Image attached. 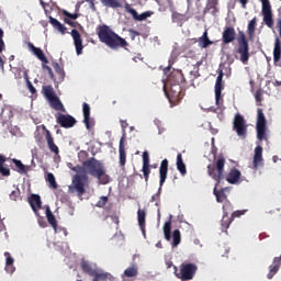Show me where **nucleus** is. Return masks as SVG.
Wrapping results in <instances>:
<instances>
[{
	"label": "nucleus",
	"mask_w": 281,
	"mask_h": 281,
	"mask_svg": "<svg viewBox=\"0 0 281 281\" xmlns=\"http://www.w3.org/2000/svg\"><path fill=\"white\" fill-rule=\"evenodd\" d=\"M97 34L99 36V41L110 47V49H120L128 47V42L124 40V37L117 35L111 27L106 24H103L98 27Z\"/></svg>",
	"instance_id": "nucleus-1"
},
{
	"label": "nucleus",
	"mask_w": 281,
	"mask_h": 281,
	"mask_svg": "<svg viewBox=\"0 0 281 281\" xmlns=\"http://www.w3.org/2000/svg\"><path fill=\"white\" fill-rule=\"evenodd\" d=\"M82 166L92 177H95L102 186H106L109 181H111V177L106 175V170L104 169V165L100 162L94 157L89 158L88 160L82 162Z\"/></svg>",
	"instance_id": "nucleus-2"
},
{
	"label": "nucleus",
	"mask_w": 281,
	"mask_h": 281,
	"mask_svg": "<svg viewBox=\"0 0 281 281\" xmlns=\"http://www.w3.org/2000/svg\"><path fill=\"white\" fill-rule=\"evenodd\" d=\"M224 172H225V156L221 155L218 156L215 164H210L207 166V175L213 179V181H215V188H218L223 179H225V176L223 175Z\"/></svg>",
	"instance_id": "nucleus-3"
},
{
	"label": "nucleus",
	"mask_w": 281,
	"mask_h": 281,
	"mask_svg": "<svg viewBox=\"0 0 281 281\" xmlns=\"http://www.w3.org/2000/svg\"><path fill=\"white\" fill-rule=\"evenodd\" d=\"M89 188V176L87 173H79L72 177L71 184L68 187L69 194H77L83 196Z\"/></svg>",
	"instance_id": "nucleus-4"
},
{
	"label": "nucleus",
	"mask_w": 281,
	"mask_h": 281,
	"mask_svg": "<svg viewBox=\"0 0 281 281\" xmlns=\"http://www.w3.org/2000/svg\"><path fill=\"white\" fill-rule=\"evenodd\" d=\"M196 271H199V266L188 261H184L180 265L179 272L177 271V267H175V276L181 281L194 280Z\"/></svg>",
	"instance_id": "nucleus-5"
},
{
	"label": "nucleus",
	"mask_w": 281,
	"mask_h": 281,
	"mask_svg": "<svg viewBox=\"0 0 281 281\" xmlns=\"http://www.w3.org/2000/svg\"><path fill=\"white\" fill-rule=\"evenodd\" d=\"M235 53L239 54V60L247 65L249 63V41L247 40V35L245 32L239 31L237 37V48Z\"/></svg>",
	"instance_id": "nucleus-6"
},
{
	"label": "nucleus",
	"mask_w": 281,
	"mask_h": 281,
	"mask_svg": "<svg viewBox=\"0 0 281 281\" xmlns=\"http://www.w3.org/2000/svg\"><path fill=\"white\" fill-rule=\"evenodd\" d=\"M159 189L156 194H154L150 199L151 203H155L156 205H159V199H161V188H164V183H166V180L168 179V159H164L159 167Z\"/></svg>",
	"instance_id": "nucleus-7"
},
{
	"label": "nucleus",
	"mask_w": 281,
	"mask_h": 281,
	"mask_svg": "<svg viewBox=\"0 0 281 281\" xmlns=\"http://www.w3.org/2000/svg\"><path fill=\"white\" fill-rule=\"evenodd\" d=\"M267 137V117L262 109H257V139L262 142Z\"/></svg>",
	"instance_id": "nucleus-8"
},
{
	"label": "nucleus",
	"mask_w": 281,
	"mask_h": 281,
	"mask_svg": "<svg viewBox=\"0 0 281 281\" xmlns=\"http://www.w3.org/2000/svg\"><path fill=\"white\" fill-rule=\"evenodd\" d=\"M260 2L263 23H266L267 27L273 29V10L271 9V1L260 0Z\"/></svg>",
	"instance_id": "nucleus-9"
},
{
	"label": "nucleus",
	"mask_w": 281,
	"mask_h": 281,
	"mask_svg": "<svg viewBox=\"0 0 281 281\" xmlns=\"http://www.w3.org/2000/svg\"><path fill=\"white\" fill-rule=\"evenodd\" d=\"M233 128L236 131L238 137L245 139L247 137V122L241 114H236L233 121Z\"/></svg>",
	"instance_id": "nucleus-10"
},
{
	"label": "nucleus",
	"mask_w": 281,
	"mask_h": 281,
	"mask_svg": "<svg viewBox=\"0 0 281 281\" xmlns=\"http://www.w3.org/2000/svg\"><path fill=\"white\" fill-rule=\"evenodd\" d=\"M56 122L61 126V128H74L76 126V119L69 114L58 113L56 116Z\"/></svg>",
	"instance_id": "nucleus-11"
},
{
	"label": "nucleus",
	"mask_w": 281,
	"mask_h": 281,
	"mask_svg": "<svg viewBox=\"0 0 281 281\" xmlns=\"http://www.w3.org/2000/svg\"><path fill=\"white\" fill-rule=\"evenodd\" d=\"M222 41L224 45H229L236 41V30L233 26H226L222 33Z\"/></svg>",
	"instance_id": "nucleus-12"
},
{
	"label": "nucleus",
	"mask_w": 281,
	"mask_h": 281,
	"mask_svg": "<svg viewBox=\"0 0 281 281\" xmlns=\"http://www.w3.org/2000/svg\"><path fill=\"white\" fill-rule=\"evenodd\" d=\"M72 40H74V44L76 47V52H77V56H80V54H82V49H85V46L82 45V36L80 35V32H78V30H72L70 32Z\"/></svg>",
	"instance_id": "nucleus-13"
},
{
	"label": "nucleus",
	"mask_w": 281,
	"mask_h": 281,
	"mask_svg": "<svg viewBox=\"0 0 281 281\" xmlns=\"http://www.w3.org/2000/svg\"><path fill=\"white\" fill-rule=\"evenodd\" d=\"M125 139H126V133H123L119 144V159H120L119 162L122 168L126 166V149L124 147Z\"/></svg>",
	"instance_id": "nucleus-14"
},
{
	"label": "nucleus",
	"mask_w": 281,
	"mask_h": 281,
	"mask_svg": "<svg viewBox=\"0 0 281 281\" xmlns=\"http://www.w3.org/2000/svg\"><path fill=\"white\" fill-rule=\"evenodd\" d=\"M241 176H243V173L240 172V170L233 168L229 170V172L226 177V181H227V183H231L232 186H236L237 183H240Z\"/></svg>",
	"instance_id": "nucleus-15"
},
{
	"label": "nucleus",
	"mask_w": 281,
	"mask_h": 281,
	"mask_svg": "<svg viewBox=\"0 0 281 281\" xmlns=\"http://www.w3.org/2000/svg\"><path fill=\"white\" fill-rule=\"evenodd\" d=\"M281 43L280 38L277 37L274 40V48H273V64L274 67H281Z\"/></svg>",
	"instance_id": "nucleus-16"
},
{
	"label": "nucleus",
	"mask_w": 281,
	"mask_h": 281,
	"mask_svg": "<svg viewBox=\"0 0 281 281\" xmlns=\"http://www.w3.org/2000/svg\"><path fill=\"white\" fill-rule=\"evenodd\" d=\"M29 203L35 214H38V211L43 207V202L41 201V195L31 194L29 198Z\"/></svg>",
	"instance_id": "nucleus-17"
},
{
	"label": "nucleus",
	"mask_w": 281,
	"mask_h": 281,
	"mask_svg": "<svg viewBox=\"0 0 281 281\" xmlns=\"http://www.w3.org/2000/svg\"><path fill=\"white\" fill-rule=\"evenodd\" d=\"M4 257H5L4 271H7V273H10V276H12V273L16 271V267H14V257L9 251L4 252Z\"/></svg>",
	"instance_id": "nucleus-18"
},
{
	"label": "nucleus",
	"mask_w": 281,
	"mask_h": 281,
	"mask_svg": "<svg viewBox=\"0 0 281 281\" xmlns=\"http://www.w3.org/2000/svg\"><path fill=\"white\" fill-rule=\"evenodd\" d=\"M82 111H83V123L86 124V128L88 131H91V106L89 103L85 102L82 104Z\"/></svg>",
	"instance_id": "nucleus-19"
},
{
	"label": "nucleus",
	"mask_w": 281,
	"mask_h": 281,
	"mask_svg": "<svg viewBox=\"0 0 281 281\" xmlns=\"http://www.w3.org/2000/svg\"><path fill=\"white\" fill-rule=\"evenodd\" d=\"M126 11L132 14L134 21H146V19L150 18L153 15V12L147 11L142 14L137 13V10L133 8H126Z\"/></svg>",
	"instance_id": "nucleus-20"
},
{
	"label": "nucleus",
	"mask_w": 281,
	"mask_h": 281,
	"mask_svg": "<svg viewBox=\"0 0 281 281\" xmlns=\"http://www.w3.org/2000/svg\"><path fill=\"white\" fill-rule=\"evenodd\" d=\"M169 81L173 86L183 85V82H186V77H183V72L175 70L169 75Z\"/></svg>",
	"instance_id": "nucleus-21"
},
{
	"label": "nucleus",
	"mask_w": 281,
	"mask_h": 281,
	"mask_svg": "<svg viewBox=\"0 0 281 281\" xmlns=\"http://www.w3.org/2000/svg\"><path fill=\"white\" fill-rule=\"evenodd\" d=\"M263 159H262V146H257L255 148V155H254V168L255 170H258L260 166H263Z\"/></svg>",
	"instance_id": "nucleus-22"
},
{
	"label": "nucleus",
	"mask_w": 281,
	"mask_h": 281,
	"mask_svg": "<svg viewBox=\"0 0 281 281\" xmlns=\"http://www.w3.org/2000/svg\"><path fill=\"white\" fill-rule=\"evenodd\" d=\"M46 218L49 225L53 227L55 234L58 233V221H56V216L52 212V209L49 206H46Z\"/></svg>",
	"instance_id": "nucleus-23"
},
{
	"label": "nucleus",
	"mask_w": 281,
	"mask_h": 281,
	"mask_svg": "<svg viewBox=\"0 0 281 281\" xmlns=\"http://www.w3.org/2000/svg\"><path fill=\"white\" fill-rule=\"evenodd\" d=\"M11 161L14 164V166L11 165L12 170L19 172V175H27V167H25L21 160L13 158Z\"/></svg>",
	"instance_id": "nucleus-24"
},
{
	"label": "nucleus",
	"mask_w": 281,
	"mask_h": 281,
	"mask_svg": "<svg viewBox=\"0 0 281 281\" xmlns=\"http://www.w3.org/2000/svg\"><path fill=\"white\" fill-rule=\"evenodd\" d=\"M29 47L32 49L33 54L36 55L38 60H41L42 63H45V65H47V63H49V60L45 56V53H43V49L34 46V44H32V43H29Z\"/></svg>",
	"instance_id": "nucleus-25"
},
{
	"label": "nucleus",
	"mask_w": 281,
	"mask_h": 281,
	"mask_svg": "<svg viewBox=\"0 0 281 281\" xmlns=\"http://www.w3.org/2000/svg\"><path fill=\"white\" fill-rule=\"evenodd\" d=\"M49 104L52 106V109H54L55 111H61L63 113H65V105L63 104V102L60 101V99L55 95L52 99H48Z\"/></svg>",
	"instance_id": "nucleus-26"
},
{
	"label": "nucleus",
	"mask_w": 281,
	"mask_h": 281,
	"mask_svg": "<svg viewBox=\"0 0 281 281\" xmlns=\"http://www.w3.org/2000/svg\"><path fill=\"white\" fill-rule=\"evenodd\" d=\"M81 270L83 271V273H87L88 276H90V278H93L95 271H98V268L94 266H92L91 263H89V261H81Z\"/></svg>",
	"instance_id": "nucleus-27"
},
{
	"label": "nucleus",
	"mask_w": 281,
	"mask_h": 281,
	"mask_svg": "<svg viewBox=\"0 0 281 281\" xmlns=\"http://www.w3.org/2000/svg\"><path fill=\"white\" fill-rule=\"evenodd\" d=\"M137 221L143 234H146V210L137 211Z\"/></svg>",
	"instance_id": "nucleus-28"
},
{
	"label": "nucleus",
	"mask_w": 281,
	"mask_h": 281,
	"mask_svg": "<svg viewBox=\"0 0 281 281\" xmlns=\"http://www.w3.org/2000/svg\"><path fill=\"white\" fill-rule=\"evenodd\" d=\"M46 133H47L46 142H47L50 153H55V155H58V153H60V150L58 149V146L56 144H54V137L52 136V132L46 131Z\"/></svg>",
	"instance_id": "nucleus-29"
},
{
	"label": "nucleus",
	"mask_w": 281,
	"mask_h": 281,
	"mask_svg": "<svg viewBox=\"0 0 281 281\" xmlns=\"http://www.w3.org/2000/svg\"><path fill=\"white\" fill-rule=\"evenodd\" d=\"M176 166L182 177H186V175H188V169L186 168V162H183V156L181 154L177 155Z\"/></svg>",
	"instance_id": "nucleus-30"
},
{
	"label": "nucleus",
	"mask_w": 281,
	"mask_h": 281,
	"mask_svg": "<svg viewBox=\"0 0 281 281\" xmlns=\"http://www.w3.org/2000/svg\"><path fill=\"white\" fill-rule=\"evenodd\" d=\"M5 161H8V158L0 154V175L2 177H10L11 171L10 168L5 167Z\"/></svg>",
	"instance_id": "nucleus-31"
},
{
	"label": "nucleus",
	"mask_w": 281,
	"mask_h": 281,
	"mask_svg": "<svg viewBox=\"0 0 281 281\" xmlns=\"http://www.w3.org/2000/svg\"><path fill=\"white\" fill-rule=\"evenodd\" d=\"M53 69L57 74L58 82H63V80H65V68H63V66L57 61H53Z\"/></svg>",
	"instance_id": "nucleus-32"
},
{
	"label": "nucleus",
	"mask_w": 281,
	"mask_h": 281,
	"mask_svg": "<svg viewBox=\"0 0 281 281\" xmlns=\"http://www.w3.org/2000/svg\"><path fill=\"white\" fill-rule=\"evenodd\" d=\"M49 23L55 30H58L60 34H66L67 27L60 23L56 18L49 16Z\"/></svg>",
	"instance_id": "nucleus-33"
},
{
	"label": "nucleus",
	"mask_w": 281,
	"mask_h": 281,
	"mask_svg": "<svg viewBox=\"0 0 281 281\" xmlns=\"http://www.w3.org/2000/svg\"><path fill=\"white\" fill-rule=\"evenodd\" d=\"M138 274H139V269L137 268V265L130 266L123 272V276H125V278H137Z\"/></svg>",
	"instance_id": "nucleus-34"
},
{
	"label": "nucleus",
	"mask_w": 281,
	"mask_h": 281,
	"mask_svg": "<svg viewBox=\"0 0 281 281\" xmlns=\"http://www.w3.org/2000/svg\"><path fill=\"white\" fill-rule=\"evenodd\" d=\"M233 222L234 217H229V215L224 212V215L221 221L222 232H227V229H229V225H232Z\"/></svg>",
	"instance_id": "nucleus-35"
},
{
	"label": "nucleus",
	"mask_w": 281,
	"mask_h": 281,
	"mask_svg": "<svg viewBox=\"0 0 281 281\" xmlns=\"http://www.w3.org/2000/svg\"><path fill=\"white\" fill-rule=\"evenodd\" d=\"M217 188L218 187H216L215 184L213 189V194L215 195L217 203H223V201L227 199V194H225V189L217 190Z\"/></svg>",
	"instance_id": "nucleus-36"
},
{
	"label": "nucleus",
	"mask_w": 281,
	"mask_h": 281,
	"mask_svg": "<svg viewBox=\"0 0 281 281\" xmlns=\"http://www.w3.org/2000/svg\"><path fill=\"white\" fill-rule=\"evenodd\" d=\"M212 45V41H210V37L207 36V31H204L203 35L199 38V46L202 47V49H205L206 47H210Z\"/></svg>",
	"instance_id": "nucleus-37"
},
{
	"label": "nucleus",
	"mask_w": 281,
	"mask_h": 281,
	"mask_svg": "<svg viewBox=\"0 0 281 281\" xmlns=\"http://www.w3.org/2000/svg\"><path fill=\"white\" fill-rule=\"evenodd\" d=\"M92 281H106L109 280V273L103 272L102 270L97 268V271L94 272V274H92Z\"/></svg>",
	"instance_id": "nucleus-38"
},
{
	"label": "nucleus",
	"mask_w": 281,
	"mask_h": 281,
	"mask_svg": "<svg viewBox=\"0 0 281 281\" xmlns=\"http://www.w3.org/2000/svg\"><path fill=\"white\" fill-rule=\"evenodd\" d=\"M164 234H165V238L167 239V240H170L171 238H172V222H166L165 224H164Z\"/></svg>",
	"instance_id": "nucleus-39"
},
{
	"label": "nucleus",
	"mask_w": 281,
	"mask_h": 281,
	"mask_svg": "<svg viewBox=\"0 0 281 281\" xmlns=\"http://www.w3.org/2000/svg\"><path fill=\"white\" fill-rule=\"evenodd\" d=\"M43 93L47 100H52V98H56V92H54V88L52 86H44Z\"/></svg>",
	"instance_id": "nucleus-40"
},
{
	"label": "nucleus",
	"mask_w": 281,
	"mask_h": 281,
	"mask_svg": "<svg viewBox=\"0 0 281 281\" xmlns=\"http://www.w3.org/2000/svg\"><path fill=\"white\" fill-rule=\"evenodd\" d=\"M258 21L256 18H254L252 20L249 21L248 23V29H247V32H248V35L250 36H254V34H256V25H257Z\"/></svg>",
	"instance_id": "nucleus-41"
},
{
	"label": "nucleus",
	"mask_w": 281,
	"mask_h": 281,
	"mask_svg": "<svg viewBox=\"0 0 281 281\" xmlns=\"http://www.w3.org/2000/svg\"><path fill=\"white\" fill-rule=\"evenodd\" d=\"M106 8H122L120 0H100Z\"/></svg>",
	"instance_id": "nucleus-42"
},
{
	"label": "nucleus",
	"mask_w": 281,
	"mask_h": 281,
	"mask_svg": "<svg viewBox=\"0 0 281 281\" xmlns=\"http://www.w3.org/2000/svg\"><path fill=\"white\" fill-rule=\"evenodd\" d=\"M172 247H178L181 244V231L175 229L172 234Z\"/></svg>",
	"instance_id": "nucleus-43"
},
{
	"label": "nucleus",
	"mask_w": 281,
	"mask_h": 281,
	"mask_svg": "<svg viewBox=\"0 0 281 281\" xmlns=\"http://www.w3.org/2000/svg\"><path fill=\"white\" fill-rule=\"evenodd\" d=\"M46 181L49 183V188H53V190L58 189V183H56V177H54V173H47Z\"/></svg>",
	"instance_id": "nucleus-44"
},
{
	"label": "nucleus",
	"mask_w": 281,
	"mask_h": 281,
	"mask_svg": "<svg viewBox=\"0 0 281 281\" xmlns=\"http://www.w3.org/2000/svg\"><path fill=\"white\" fill-rule=\"evenodd\" d=\"M262 95H265V90H262L261 88H259L256 93H255V100L257 102V106H262Z\"/></svg>",
	"instance_id": "nucleus-45"
},
{
	"label": "nucleus",
	"mask_w": 281,
	"mask_h": 281,
	"mask_svg": "<svg viewBox=\"0 0 281 281\" xmlns=\"http://www.w3.org/2000/svg\"><path fill=\"white\" fill-rule=\"evenodd\" d=\"M223 91V83H215V102H221V93Z\"/></svg>",
	"instance_id": "nucleus-46"
},
{
	"label": "nucleus",
	"mask_w": 281,
	"mask_h": 281,
	"mask_svg": "<svg viewBox=\"0 0 281 281\" xmlns=\"http://www.w3.org/2000/svg\"><path fill=\"white\" fill-rule=\"evenodd\" d=\"M186 21V15L179 12L172 13V22L173 23H183Z\"/></svg>",
	"instance_id": "nucleus-47"
},
{
	"label": "nucleus",
	"mask_w": 281,
	"mask_h": 281,
	"mask_svg": "<svg viewBox=\"0 0 281 281\" xmlns=\"http://www.w3.org/2000/svg\"><path fill=\"white\" fill-rule=\"evenodd\" d=\"M143 173H144V179L146 183H148V179L150 177V165H143Z\"/></svg>",
	"instance_id": "nucleus-48"
},
{
	"label": "nucleus",
	"mask_w": 281,
	"mask_h": 281,
	"mask_svg": "<svg viewBox=\"0 0 281 281\" xmlns=\"http://www.w3.org/2000/svg\"><path fill=\"white\" fill-rule=\"evenodd\" d=\"M24 75L30 93H32V95L36 94V88H34V85H32V81H30V79L27 78V72H25Z\"/></svg>",
	"instance_id": "nucleus-49"
},
{
	"label": "nucleus",
	"mask_w": 281,
	"mask_h": 281,
	"mask_svg": "<svg viewBox=\"0 0 281 281\" xmlns=\"http://www.w3.org/2000/svg\"><path fill=\"white\" fill-rule=\"evenodd\" d=\"M9 196H10L11 201H16V199H19V196H21V189H19V187H16L15 190H13Z\"/></svg>",
	"instance_id": "nucleus-50"
},
{
	"label": "nucleus",
	"mask_w": 281,
	"mask_h": 281,
	"mask_svg": "<svg viewBox=\"0 0 281 281\" xmlns=\"http://www.w3.org/2000/svg\"><path fill=\"white\" fill-rule=\"evenodd\" d=\"M109 203V196L102 195L99 201L97 202V207H104Z\"/></svg>",
	"instance_id": "nucleus-51"
},
{
	"label": "nucleus",
	"mask_w": 281,
	"mask_h": 281,
	"mask_svg": "<svg viewBox=\"0 0 281 281\" xmlns=\"http://www.w3.org/2000/svg\"><path fill=\"white\" fill-rule=\"evenodd\" d=\"M64 16H66L67 19H71L72 21H76V19H78V16H80L78 13H70L68 11H63Z\"/></svg>",
	"instance_id": "nucleus-52"
},
{
	"label": "nucleus",
	"mask_w": 281,
	"mask_h": 281,
	"mask_svg": "<svg viewBox=\"0 0 281 281\" xmlns=\"http://www.w3.org/2000/svg\"><path fill=\"white\" fill-rule=\"evenodd\" d=\"M143 166H150V157L148 156V151L143 153Z\"/></svg>",
	"instance_id": "nucleus-53"
},
{
	"label": "nucleus",
	"mask_w": 281,
	"mask_h": 281,
	"mask_svg": "<svg viewBox=\"0 0 281 281\" xmlns=\"http://www.w3.org/2000/svg\"><path fill=\"white\" fill-rule=\"evenodd\" d=\"M212 10V11H211ZM212 12L213 14H216V4L214 3H209L205 9L204 12Z\"/></svg>",
	"instance_id": "nucleus-54"
},
{
	"label": "nucleus",
	"mask_w": 281,
	"mask_h": 281,
	"mask_svg": "<svg viewBox=\"0 0 281 281\" xmlns=\"http://www.w3.org/2000/svg\"><path fill=\"white\" fill-rule=\"evenodd\" d=\"M43 69L48 71V76H49L50 80H56V77L54 76V71L52 70V67H49L47 65H43Z\"/></svg>",
	"instance_id": "nucleus-55"
},
{
	"label": "nucleus",
	"mask_w": 281,
	"mask_h": 281,
	"mask_svg": "<svg viewBox=\"0 0 281 281\" xmlns=\"http://www.w3.org/2000/svg\"><path fill=\"white\" fill-rule=\"evenodd\" d=\"M75 172H78L77 175H87V170L85 169V166L81 167V166H77L72 169Z\"/></svg>",
	"instance_id": "nucleus-56"
},
{
	"label": "nucleus",
	"mask_w": 281,
	"mask_h": 281,
	"mask_svg": "<svg viewBox=\"0 0 281 281\" xmlns=\"http://www.w3.org/2000/svg\"><path fill=\"white\" fill-rule=\"evenodd\" d=\"M244 214H245V211H235V212H233L231 218H233V221H234V218H238V217L243 216Z\"/></svg>",
	"instance_id": "nucleus-57"
},
{
	"label": "nucleus",
	"mask_w": 281,
	"mask_h": 281,
	"mask_svg": "<svg viewBox=\"0 0 281 281\" xmlns=\"http://www.w3.org/2000/svg\"><path fill=\"white\" fill-rule=\"evenodd\" d=\"M188 8H192V3H195L196 8H199L201 0H187Z\"/></svg>",
	"instance_id": "nucleus-58"
},
{
	"label": "nucleus",
	"mask_w": 281,
	"mask_h": 281,
	"mask_svg": "<svg viewBox=\"0 0 281 281\" xmlns=\"http://www.w3.org/2000/svg\"><path fill=\"white\" fill-rule=\"evenodd\" d=\"M64 22L67 24V25H70V27H76V22L65 18L64 19Z\"/></svg>",
	"instance_id": "nucleus-59"
},
{
	"label": "nucleus",
	"mask_w": 281,
	"mask_h": 281,
	"mask_svg": "<svg viewBox=\"0 0 281 281\" xmlns=\"http://www.w3.org/2000/svg\"><path fill=\"white\" fill-rule=\"evenodd\" d=\"M223 70L220 71L217 78H216V82L215 83H223Z\"/></svg>",
	"instance_id": "nucleus-60"
},
{
	"label": "nucleus",
	"mask_w": 281,
	"mask_h": 281,
	"mask_svg": "<svg viewBox=\"0 0 281 281\" xmlns=\"http://www.w3.org/2000/svg\"><path fill=\"white\" fill-rule=\"evenodd\" d=\"M239 3L241 4V8L247 9V4L249 3V0H239Z\"/></svg>",
	"instance_id": "nucleus-61"
},
{
	"label": "nucleus",
	"mask_w": 281,
	"mask_h": 281,
	"mask_svg": "<svg viewBox=\"0 0 281 281\" xmlns=\"http://www.w3.org/2000/svg\"><path fill=\"white\" fill-rule=\"evenodd\" d=\"M121 126L123 131H126V128H128V123L126 121H121Z\"/></svg>",
	"instance_id": "nucleus-62"
},
{
	"label": "nucleus",
	"mask_w": 281,
	"mask_h": 281,
	"mask_svg": "<svg viewBox=\"0 0 281 281\" xmlns=\"http://www.w3.org/2000/svg\"><path fill=\"white\" fill-rule=\"evenodd\" d=\"M132 38L135 40V36H139V32L131 30Z\"/></svg>",
	"instance_id": "nucleus-63"
},
{
	"label": "nucleus",
	"mask_w": 281,
	"mask_h": 281,
	"mask_svg": "<svg viewBox=\"0 0 281 281\" xmlns=\"http://www.w3.org/2000/svg\"><path fill=\"white\" fill-rule=\"evenodd\" d=\"M277 25L279 27V34H280V37H281V19L278 20Z\"/></svg>",
	"instance_id": "nucleus-64"
}]
</instances>
